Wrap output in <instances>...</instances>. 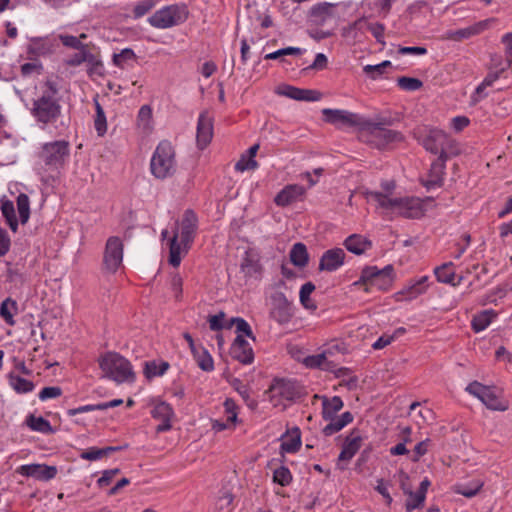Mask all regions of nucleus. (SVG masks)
<instances>
[{
    "mask_svg": "<svg viewBox=\"0 0 512 512\" xmlns=\"http://www.w3.org/2000/svg\"><path fill=\"white\" fill-rule=\"evenodd\" d=\"M29 112L42 129L58 121L62 115V105L60 90L55 81L46 79L35 85Z\"/></svg>",
    "mask_w": 512,
    "mask_h": 512,
    "instance_id": "f257e3e1",
    "label": "nucleus"
},
{
    "mask_svg": "<svg viewBox=\"0 0 512 512\" xmlns=\"http://www.w3.org/2000/svg\"><path fill=\"white\" fill-rule=\"evenodd\" d=\"M198 227V219L192 210H186L182 217L176 220L169 229L161 232L163 239H167L169 245V263L178 267L182 258L190 250Z\"/></svg>",
    "mask_w": 512,
    "mask_h": 512,
    "instance_id": "f03ea898",
    "label": "nucleus"
},
{
    "mask_svg": "<svg viewBox=\"0 0 512 512\" xmlns=\"http://www.w3.org/2000/svg\"><path fill=\"white\" fill-rule=\"evenodd\" d=\"M365 197L386 215L418 218L424 213L423 202L417 197H395L375 191H366Z\"/></svg>",
    "mask_w": 512,
    "mask_h": 512,
    "instance_id": "7ed1b4c3",
    "label": "nucleus"
},
{
    "mask_svg": "<svg viewBox=\"0 0 512 512\" xmlns=\"http://www.w3.org/2000/svg\"><path fill=\"white\" fill-rule=\"evenodd\" d=\"M102 376L121 384L133 382L135 374L131 363L116 352H107L98 358Z\"/></svg>",
    "mask_w": 512,
    "mask_h": 512,
    "instance_id": "20e7f679",
    "label": "nucleus"
},
{
    "mask_svg": "<svg viewBox=\"0 0 512 512\" xmlns=\"http://www.w3.org/2000/svg\"><path fill=\"white\" fill-rule=\"evenodd\" d=\"M394 281V269L391 265L378 269L376 266L365 267L359 280L353 286L363 289L365 292H372L373 289L388 290Z\"/></svg>",
    "mask_w": 512,
    "mask_h": 512,
    "instance_id": "39448f33",
    "label": "nucleus"
},
{
    "mask_svg": "<svg viewBox=\"0 0 512 512\" xmlns=\"http://www.w3.org/2000/svg\"><path fill=\"white\" fill-rule=\"evenodd\" d=\"M176 171L175 151L168 141L160 142L150 160L151 174L160 180L171 177Z\"/></svg>",
    "mask_w": 512,
    "mask_h": 512,
    "instance_id": "423d86ee",
    "label": "nucleus"
},
{
    "mask_svg": "<svg viewBox=\"0 0 512 512\" xmlns=\"http://www.w3.org/2000/svg\"><path fill=\"white\" fill-rule=\"evenodd\" d=\"M422 144L427 151L438 155V157L449 158L460 153L458 143L446 132L437 128L427 130Z\"/></svg>",
    "mask_w": 512,
    "mask_h": 512,
    "instance_id": "0eeeda50",
    "label": "nucleus"
},
{
    "mask_svg": "<svg viewBox=\"0 0 512 512\" xmlns=\"http://www.w3.org/2000/svg\"><path fill=\"white\" fill-rule=\"evenodd\" d=\"M188 10L185 5H168L157 10L148 18V23L157 29H168L185 22Z\"/></svg>",
    "mask_w": 512,
    "mask_h": 512,
    "instance_id": "6e6552de",
    "label": "nucleus"
},
{
    "mask_svg": "<svg viewBox=\"0 0 512 512\" xmlns=\"http://www.w3.org/2000/svg\"><path fill=\"white\" fill-rule=\"evenodd\" d=\"M466 391L478 398L488 409L495 411H506L509 407L508 401L503 399L501 393L495 388L484 386L474 381L466 387Z\"/></svg>",
    "mask_w": 512,
    "mask_h": 512,
    "instance_id": "1a4fd4ad",
    "label": "nucleus"
},
{
    "mask_svg": "<svg viewBox=\"0 0 512 512\" xmlns=\"http://www.w3.org/2000/svg\"><path fill=\"white\" fill-rule=\"evenodd\" d=\"M363 137L374 145L375 147L382 149L393 142L402 140V135L392 129H388L378 123H365L363 127Z\"/></svg>",
    "mask_w": 512,
    "mask_h": 512,
    "instance_id": "9d476101",
    "label": "nucleus"
},
{
    "mask_svg": "<svg viewBox=\"0 0 512 512\" xmlns=\"http://www.w3.org/2000/svg\"><path fill=\"white\" fill-rule=\"evenodd\" d=\"M69 156V143L65 140L53 141L43 145L39 154L41 161L48 167H62Z\"/></svg>",
    "mask_w": 512,
    "mask_h": 512,
    "instance_id": "9b49d317",
    "label": "nucleus"
},
{
    "mask_svg": "<svg viewBox=\"0 0 512 512\" xmlns=\"http://www.w3.org/2000/svg\"><path fill=\"white\" fill-rule=\"evenodd\" d=\"M123 242L117 236L109 237L104 251V264L107 270L116 272L123 261Z\"/></svg>",
    "mask_w": 512,
    "mask_h": 512,
    "instance_id": "f8f14e48",
    "label": "nucleus"
},
{
    "mask_svg": "<svg viewBox=\"0 0 512 512\" xmlns=\"http://www.w3.org/2000/svg\"><path fill=\"white\" fill-rule=\"evenodd\" d=\"M324 120L335 126H358L364 124L358 114L347 110L325 108Z\"/></svg>",
    "mask_w": 512,
    "mask_h": 512,
    "instance_id": "ddd939ff",
    "label": "nucleus"
},
{
    "mask_svg": "<svg viewBox=\"0 0 512 512\" xmlns=\"http://www.w3.org/2000/svg\"><path fill=\"white\" fill-rule=\"evenodd\" d=\"M151 416L160 421L156 431L158 433L168 431L172 428V419L174 418V410L172 406L162 400H155L152 404Z\"/></svg>",
    "mask_w": 512,
    "mask_h": 512,
    "instance_id": "4468645a",
    "label": "nucleus"
},
{
    "mask_svg": "<svg viewBox=\"0 0 512 512\" xmlns=\"http://www.w3.org/2000/svg\"><path fill=\"white\" fill-rule=\"evenodd\" d=\"M16 472L25 477H32L39 481H49L57 474L55 466L46 464H25L16 469Z\"/></svg>",
    "mask_w": 512,
    "mask_h": 512,
    "instance_id": "2eb2a0df",
    "label": "nucleus"
},
{
    "mask_svg": "<svg viewBox=\"0 0 512 512\" xmlns=\"http://www.w3.org/2000/svg\"><path fill=\"white\" fill-rule=\"evenodd\" d=\"M213 138V118L207 111L200 113L197 122L196 143L199 149H205Z\"/></svg>",
    "mask_w": 512,
    "mask_h": 512,
    "instance_id": "dca6fc26",
    "label": "nucleus"
},
{
    "mask_svg": "<svg viewBox=\"0 0 512 512\" xmlns=\"http://www.w3.org/2000/svg\"><path fill=\"white\" fill-rule=\"evenodd\" d=\"M293 315L292 303L282 293L272 296L271 316L279 323H287Z\"/></svg>",
    "mask_w": 512,
    "mask_h": 512,
    "instance_id": "f3484780",
    "label": "nucleus"
},
{
    "mask_svg": "<svg viewBox=\"0 0 512 512\" xmlns=\"http://www.w3.org/2000/svg\"><path fill=\"white\" fill-rule=\"evenodd\" d=\"M346 254L341 248H333L325 251L319 261V270L334 272L345 263Z\"/></svg>",
    "mask_w": 512,
    "mask_h": 512,
    "instance_id": "a211bd4d",
    "label": "nucleus"
},
{
    "mask_svg": "<svg viewBox=\"0 0 512 512\" xmlns=\"http://www.w3.org/2000/svg\"><path fill=\"white\" fill-rule=\"evenodd\" d=\"M429 287V277L421 276L416 279H411L407 282V284L403 287L401 291H399L398 295L402 300L411 301L416 299L420 295L426 293Z\"/></svg>",
    "mask_w": 512,
    "mask_h": 512,
    "instance_id": "6ab92c4d",
    "label": "nucleus"
},
{
    "mask_svg": "<svg viewBox=\"0 0 512 512\" xmlns=\"http://www.w3.org/2000/svg\"><path fill=\"white\" fill-rule=\"evenodd\" d=\"M231 355L234 359L243 364H250L254 360V353L250 344L242 337L237 335L231 347Z\"/></svg>",
    "mask_w": 512,
    "mask_h": 512,
    "instance_id": "aec40b11",
    "label": "nucleus"
},
{
    "mask_svg": "<svg viewBox=\"0 0 512 512\" xmlns=\"http://www.w3.org/2000/svg\"><path fill=\"white\" fill-rule=\"evenodd\" d=\"M496 22H497L496 18H488L485 20H481V21L474 23L468 27H465L463 29H459V30L452 32L449 37L454 40L469 38L471 36L478 35V34L482 33L483 31L489 29L491 27V25Z\"/></svg>",
    "mask_w": 512,
    "mask_h": 512,
    "instance_id": "412c9836",
    "label": "nucleus"
},
{
    "mask_svg": "<svg viewBox=\"0 0 512 512\" xmlns=\"http://www.w3.org/2000/svg\"><path fill=\"white\" fill-rule=\"evenodd\" d=\"M496 22H497L496 18H488L485 20H481V21L474 23L468 27H465L463 29H459V30L452 32L449 37L454 40L469 38L471 36L478 35V34L482 33L483 31L489 29L491 27V25Z\"/></svg>",
    "mask_w": 512,
    "mask_h": 512,
    "instance_id": "4be33fe9",
    "label": "nucleus"
},
{
    "mask_svg": "<svg viewBox=\"0 0 512 512\" xmlns=\"http://www.w3.org/2000/svg\"><path fill=\"white\" fill-rule=\"evenodd\" d=\"M448 158L438 157L432 164L429 170L428 178L424 182L427 189L440 187L443 183L446 161Z\"/></svg>",
    "mask_w": 512,
    "mask_h": 512,
    "instance_id": "5701e85b",
    "label": "nucleus"
},
{
    "mask_svg": "<svg viewBox=\"0 0 512 512\" xmlns=\"http://www.w3.org/2000/svg\"><path fill=\"white\" fill-rule=\"evenodd\" d=\"M362 436L359 431L353 430L346 437L345 442L343 444L342 450L339 454L338 459L340 461H349L354 455L358 452L362 444Z\"/></svg>",
    "mask_w": 512,
    "mask_h": 512,
    "instance_id": "b1692460",
    "label": "nucleus"
},
{
    "mask_svg": "<svg viewBox=\"0 0 512 512\" xmlns=\"http://www.w3.org/2000/svg\"><path fill=\"white\" fill-rule=\"evenodd\" d=\"M306 190L298 184H291L284 187L275 197V203L278 206H287L292 202L300 199Z\"/></svg>",
    "mask_w": 512,
    "mask_h": 512,
    "instance_id": "393cba45",
    "label": "nucleus"
},
{
    "mask_svg": "<svg viewBox=\"0 0 512 512\" xmlns=\"http://www.w3.org/2000/svg\"><path fill=\"white\" fill-rule=\"evenodd\" d=\"M453 266L454 265L452 262H448L436 267L434 269V274L437 281L440 283L449 284L453 287L459 286L463 281V277L456 276Z\"/></svg>",
    "mask_w": 512,
    "mask_h": 512,
    "instance_id": "a878e982",
    "label": "nucleus"
},
{
    "mask_svg": "<svg viewBox=\"0 0 512 512\" xmlns=\"http://www.w3.org/2000/svg\"><path fill=\"white\" fill-rule=\"evenodd\" d=\"M53 44L48 37H35L30 39L27 45V53L30 57H39L51 53Z\"/></svg>",
    "mask_w": 512,
    "mask_h": 512,
    "instance_id": "bb28decb",
    "label": "nucleus"
},
{
    "mask_svg": "<svg viewBox=\"0 0 512 512\" xmlns=\"http://www.w3.org/2000/svg\"><path fill=\"white\" fill-rule=\"evenodd\" d=\"M315 398L322 400V417L324 420L332 419L343 408V401L339 396L328 398L315 395Z\"/></svg>",
    "mask_w": 512,
    "mask_h": 512,
    "instance_id": "cd10ccee",
    "label": "nucleus"
},
{
    "mask_svg": "<svg viewBox=\"0 0 512 512\" xmlns=\"http://www.w3.org/2000/svg\"><path fill=\"white\" fill-rule=\"evenodd\" d=\"M345 248L356 255H361L371 248V242L362 235L352 234L344 241Z\"/></svg>",
    "mask_w": 512,
    "mask_h": 512,
    "instance_id": "c85d7f7f",
    "label": "nucleus"
},
{
    "mask_svg": "<svg viewBox=\"0 0 512 512\" xmlns=\"http://www.w3.org/2000/svg\"><path fill=\"white\" fill-rule=\"evenodd\" d=\"M136 124L142 134L148 135L153 131L154 120L151 106L143 105L140 107Z\"/></svg>",
    "mask_w": 512,
    "mask_h": 512,
    "instance_id": "c756f323",
    "label": "nucleus"
},
{
    "mask_svg": "<svg viewBox=\"0 0 512 512\" xmlns=\"http://www.w3.org/2000/svg\"><path fill=\"white\" fill-rule=\"evenodd\" d=\"M301 447V432L297 427L288 430L282 436L281 450L285 453H295Z\"/></svg>",
    "mask_w": 512,
    "mask_h": 512,
    "instance_id": "7c9ffc66",
    "label": "nucleus"
},
{
    "mask_svg": "<svg viewBox=\"0 0 512 512\" xmlns=\"http://www.w3.org/2000/svg\"><path fill=\"white\" fill-rule=\"evenodd\" d=\"M329 423L323 428V433L326 436H331L353 421V415L350 412H344L340 416H334L328 420Z\"/></svg>",
    "mask_w": 512,
    "mask_h": 512,
    "instance_id": "2f4dec72",
    "label": "nucleus"
},
{
    "mask_svg": "<svg viewBox=\"0 0 512 512\" xmlns=\"http://www.w3.org/2000/svg\"><path fill=\"white\" fill-rule=\"evenodd\" d=\"M329 423L323 428V433L326 436H331L353 421V415L350 412H344L340 416H334L328 420Z\"/></svg>",
    "mask_w": 512,
    "mask_h": 512,
    "instance_id": "473e14b6",
    "label": "nucleus"
},
{
    "mask_svg": "<svg viewBox=\"0 0 512 512\" xmlns=\"http://www.w3.org/2000/svg\"><path fill=\"white\" fill-rule=\"evenodd\" d=\"M395 0H363L362 7L370 16L386 15Z\"/></svg>",
    "mask_w": 512,
    "mask_h": 512,
    "instance_id": "72a5a7b5",
    "label": "nucleus"
},
{
    "mask_svg": "<svg viewBox=\"0 0 512 512\" xmlns=\"http://www.w3.org/2000/svg\"><path fill=\"white\" fill-rule=\"evenodd\" d=\"M170 365L167 361L153 360L145 363L144 375L148 379L163 376L169 369Z\"/></svg>",
    "mask_w": 512,
    "mask_h": 512,
    "instance_id": "f704fd0d",
    "label": "nucleus"
},
{
    "mask_svg": "<svg viewBox=\"0 0 512 512\" xmlns=\"http://www.w3.org/2000/svg\"><path fill=\"white\" fill-rule=\"evenodd\" d=\"M25 423L32 431L40 432L43 434L54 433V429L52 428L50 422L41 416L30 414L26 417Z\"/></svg>",
    "mask_w": 512,
    "mask_h": 512,
    "instance_id": "c9c22d12",
    "label": "nucleus"
},
{
    "mask_svg": "<svg viewBox=\"0 0 512 512\" xmlns=\"http://www.w3.org/2000/svg\"><path fill=\"white\" fill-rule=\"evenodd\" d=\"M483 481L473 479L466 483H458L453 487V491L467 498L474 497L483 487Z\"/></svg>",
    "mask_w": 512,
    "mask_h": 512,
    "instance_id": "e433bc0d",
    "label": "nucleus"
},
{
    "mask_svg": "<svg viewBox=\"0 0 512 512\" xmlns=\"http://www.w3.org/2000/svg\"><path fill=\"white\" fill-rule=\"evenodd\" d=\"M496 317L497 313L494 310H484L473 317L472 328L475 332H481L485 330Z\"/></svg>",
    "mask_w": 512,
    "mask_h": 512,
    "instance_id": "4c0bfd02",
    "label": "nucleus"
},
{
    "mask_svg": "<svg viewBox=\"0 0 512 512\" xmlns=\"http://www.w3.org/2000/svg\"><path fill=\"white\" fill-rule=\"evenodd\" d=\"M191 353L200 369L206 372H210L214 369L213 358L204 347L199 346Z\"/></svg>",
    "mask_w": 512,
    "mask_h": 512,
    "instance_id": "58836bf2",
    "label": "nucleus"
},
{
    "mask_svg": "<svg viewBox=\"0 0 512 512\" xmlns=\"http://www.w3.org/2000/svg\"><path fill=\"white\" fill-rule=\"evenodd\" d=\"M367 21L358 19L342 29V36L348 40L359 39L366 31Z\"/></svg>",
    "mask_w": 512,
    "mask_h": 512,
    "instance_id": "ea45409f",
    "label": "nucleus"
},
{
    "mask_svg": "<svg viewBox=\"0 0 512 512\" xmlns=\"http://www.w3.org/2000/svg\"><path fill=\"white\" fill-rule=\"evenodd\" d=\"M18 312L17 302L12 298H6L0 305V317L6 322V324L13 326L15 325L14 316Z\"/></svg>",
    "mask_w": 512,
    "mask_h": 512,
    "instance_id": "a19ab883",
    "label": "nucleus"
},
{
    "mask_svg": "<svg viewBox=\"0 0 512 512\" xmlns=\"http://www.w3.org/2000/svg\"><path fill=\"white\" fill-rule=\"evenodd\" d=\"M331 357V352L322 351L316 355H310L303 359V364L308 368H330L331 362L329 358Z\"/></svg>",
    "mask_w": 512,
    "mask_h": 512,
    "instance_id": "79ce46f5",
    "label": "nucleus"
},
{
    "mask_svg": "<svg viewBox=\"0 0 512 512\" xmlns=\"http://www.w3.org/2000/svg\"><path fill=\"white\" fill-rule=\"evenodd\" d=\"M289 256L291 263L297 267L306 266L309 260V255L306 246L302 243L294 244Z\"/></svg>",
    "mask_w": 512,
    "mask_h": 512,
    "instance_id": "37998d69",
    "label": "nucleus"
},
{
    "mask_svg": "<svg viewBox=\"0 0 512 512\" xmlns=\"http://www.w3.org/2000/svg\"><path fill=\"white\" fill-rule=\"evenodd\" d=\"M9 385L17 393H29L34 390V384L32 381L22 378L14 373H10L8 376Z\"/></svg>",
    "mask_w": 512,
    "mask_h": 512,
    "instance_id": "c03bdc74",
    "label": "nucleus"
},
{
    "mask_svg": "<svg viewBox=\"0 0 512 512\" xmlns=\"http://www.w3.org/2000/svg\"><path fill=\"white\" fill-rule=\"evenodd\" d=\"M157 0H139L131 8V15L134 19H139L149 13L156 5Z\"/></svg>",
    "mask_w": 512,
    "mask_h": 512,
    "instance_id": "a18cd8bd",
    "label": "nucleus"
},
{
    "mask_svg": "<svg viewBox=\"0 0 512 512\" xmlns=\"http://www.w3.org/2000/svg\"><path fill=\"white\" fill-rule=\"evenodd\" d=\"M241 270L248 276H255L260 274L261 265L258 259L247 253L241 263Z\"/></svg>",
    "mask_w": 512,
    "mask_h": 512,
    "instance_id": "49530a36",
    "label": "nucleus"
},
{
    "mask_svg": "<svg viewBox=\"0 0 512 512\" xmlns=\"http://www.w3.org/2000/svg\"><path fill=\"white\" fill-rule=\"evenodd\" d=\"M92 54V52L90 51L88 45L80 48L77 50L76 53H74L73 55L69 56L65 62L67 65L69 66H79L83 63H87L88 59H90V55Z\"/></svg>",
    "mask_w": 512,
    "mask_h": 512,
    "instance_id": "de8ad7c7",
    "label": "nucleus"
},
{
    "mask_svg": "<svg viewBox=\"0 0 512 512\" xmlns=\"http://www.w3.org/2000/svg\"><path fill=\"white\" fill-rule=\"evenodd\" d=\"M1 211L4 217L7 219V222L10 228L13 231H16L18 226V221L15 215L14 204L10 200H2L1 201Z\"/></svg>",
    "mask_w": 512,
    "mask_h": 512,
    "instance_id": "09e8293b",
    "label": "nucleus"
},
{
    "mask_svg": "<svg viewBox=\"0 0 512 512\" xmlns=\"http://www.w3.org/2000/svg\"><path fill=\"white\" fill-rule=\"evenodd\" d=\"M96 115L94 127L98 136H104L107 132V120L103 108L98 101H95Z\"/></svg>",
    "mask_w": 512,
    "mask_h": 512,
    "instance_id": "8fccbe9b",
    "label": "nucleus"
},
{
    "mask_svg": "<svg viewBox=\"0 0 512 512\" xmlns=\"http://www.w3.org/2000/svg\"><path fill=\"white\" fill-rule=\"evenodd\" d=\"M304 49L299 47H286L265 55L266 60L282 59L284 56H300Z\"/></svg>",
    "mask_w": 512,
    "mask_h": 512,
    "instance_id": "3c124183",
    "label": "nucleus"
},
{
    "mask_svg": "<svg viewBox=\"0 0 512 512\" xmlns=\"http://www.w3.org/2000/svg\"><path fill=\"white\" fill-rule=\"evenodd\" d=\"M271 392L273 396L280 395L286 399H292L294 396L291 383L284 380L276 381L271 387Z\"/></svg>",
    "mask_w": 512,
    "mask_h": 512,
    "instance_id": "603ef678",
    "label": "nucleus"
},
{
    "mask_svg": "<svg viewBox=\"0 0 512 512\" xmlns=\"http://www.w3.org/2000/svg\"><path fill=\"white\" fill-rule=\"evenodd\" d=\"M87 73L90 76H103L104 75V65L101 59L96 54H91L90 59H88L87 63Z\"/></svg>",
    "mask_w": 512,
    "mask_h": 512,
    "instance_id": "864d4df0",
    "label": "nucleus"
},
{
    "mask_svg": "<svg viewBox=\"0 0 512 512\" xmlns=\"http://www.w3.org/2000/svg\"><path fill=\"white\" fill-rule=\"evenodd\" d=\"M408 494V498L406 500V510L407 512H412L414 509H418L423 506L425 501L424 492H412L405 491Z\"/></svg>",
    "mask_w": 512,
    "mask_h": 512,
    "instance_id": "5fc2aeb1",
    "label": "nucleus"
},
{
    "mask_svg": "<svg viewBox=\"0 0 512 512\" xmlns=\"http://www.w3.org/2000/svg\"><path fill=\"white\" fill-rule=\"evenodd\" d=\"M20 71L24 77L40 75L43 72V65L39 60L33 59L31 62L22 64Z\"/></svg>",
    "mask_w": 512,
    "mask_h": 512,
    "instance_id": "6e6d98bb",
    "label": "nucleus"
},
{
    "mask_svg": "<svg viewBox=\"0 0 512 512\" xmlns=\"http://www.w3.org/2000/svg\"><path fill=\"white\" fill-rule=\"evenodd\" d=\"M29 198L26 194H20L17 197V209L22 223H26L29 219L30 208Z\"/></svg>",
    "mask_w": 512,
    "mask_h": 512,
    "instance_id": "4d7b16f0",
    "label": "nucleus"
},
{
    "mask_svg": "<svg viewBox=\"0 0 512 512\" xmlns=\"http://www.w3.org/2000/svg\"><path fill=\"white\" fill-rule=\"evenodd\" d=\"M231 325L235 326L236 332L238 333V335H242V337L246 336V337H249V338L255 340L252 329H251L249 323L245 319L240 318V317L232 318Z\"/></svg>",
    "mask_w": 512,
    "mask_h": 512,
    "instance_id": "13d9d810",
    "label": "nucleus"
},
{
    "mask_svg": "<svg viewBox=\"0 0 512 512\" xmlns=\"http://www.w3.org/2000/svg\"><path fill=\"white\" fill-rule=\"evenodd\" d=\"M273 481L281 486H287L292 481V474L287 467L281 466L274 470Z\"/></svg>",
    "mask_w": 512,
    "mask_h": 512,
    "instance_id": "bf43d9fd",
    "label": "nucleus"
},
{
    "mask_svg": "<svg viewBox=\"0 0 512 512\" xmlns=\"http://www.w3.org/2000/svg\"><path fill=\"white\" fill-rule=\"evenodd\" d=\"M498 77V73H490L484 78V80L477 86L475 90V101H479L484 96H486V94H484L485 89L490 87L498 79Z\"/></svg>",
    "mask_w": 512,
    "mask_h": 512,
    "instance_id": "052dcab7",
    "label": "nucleus"
},
{
    "mask_svg": "<svg viewBox=\"0 0 512 512\" xmlns=\"http://www.w3.org/2000/svg\"><path fill=\"white\" fill-rule=\"evenodd\" d=\"M278 95L285 96L287 98L300 101L302 88H298L291 85H281L276 88L275 91Z\"/></svg>",
    "mask_w": 512,
    "mask_h": 512,
    "instance_id": "680f3d73",
    "label": "nucleus"
},
{
    "mask_svg": "<svg viewBox=\"0 0 512 512\" xmlns=\"http://www.w3.org/2000/svg\"><path fill=\"white\" fill-rule=\"evenodd\" d=\"M314 290H315V286L311 282H307L304 285H302V287L300 289L299 296H300V301L305 308H308V309L315 308V306L312 304V301L310 299V295L312 294V292Z\"/></svg>",
    "mask_w": 512,
    "mask_h": 512,
    "instance_id": "e2e57ef3",
    "label": "nucleus"
},
{
    "mask_svg": "<svg viewBox=\"0 0 512 512\" xmlns=\"http://www.w3.org/2000/svg\"><path fill=\"white\" fill-rule=\"evenodd\" d=\"M397 84L404 91H416L423 85L421 80L412 77H400L397 80Z\"/></svg>",
    "mask_w": 512,
    "mask_h": 512,
    "instance_id": "0e129e2a",
    "label": "nucleus"
},
{
    "mask_svg": "<svg viewBox=\"0 0 512 512\" xmlns=\"http://www.w3.org/2000/svg\"><path fill=\"white\" fill-rule=\"evenodd\" d=\"M389 66H391V62L386 60L376 65H366L363 70L370 78L377 79Z\"/></svg>",
    "mask_w": 512,
    "mask_h": 512,
    "instance_id": "69168bd1",
    "label": "nucleus"
},
{
    "mask_svg": "<svg viewBox=\"0 0 512 512\" xmlns=\"http://www.w3.org/2000/svg\"><path fill=\"white\" fill-rule=\"evenodd\" d=\"M404 332L403 328H399L394 334H383L372 345L373 349L380 350L390 345L397 337L398 334Z\"/></svg>",
    "mask_w": 512,
    "mask_h": 512,
    "instance_id": "338daca9",
    "label": "nucleus"
},
{
    "mask_svg": "<svg viewBox=\"0 0 512 512\" xmlns=\"http://www.w3.org/2000/svg\"><path fill=\"white\" fill-rule=\"evenodd\" d=\"M258 166V163L251 156H247L245 153L241 156L239 161L235 164V170L244 172L247 170H254Z\"/></svg>",
    "mask_w": 512,
    "mask_h": 512,
    "instance_id": "774afa93",
    "label": "nucleus"
}]
</instances>
